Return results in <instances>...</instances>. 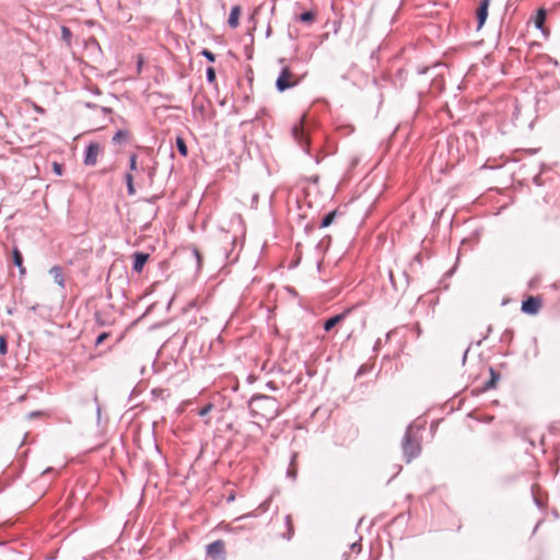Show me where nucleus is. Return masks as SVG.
Here are the masks:
<instances>
[{"mask_svg": "<svg viewBox=\"0 0 560 560\" xmlns=\"http://www.w3.org/2000/svg\"><path fill=\"white\" fill-rule=\"evenodd\" d=\"M126 182H127L128 194L129 195H133L135 194V187H133V183H132V176L130 174L126 175Z\"/></svg>", "mask_w": 560, "mask_h": 560, "instance_id": "obj_20", "label": "nucleus"}, {"mask_svg": "<svg viewBox=\"0 0 560 560\" xmlns=\"http://www.w3.org/2000/svg\"><path fill=\"white\" fill-rule=\"evenodd\" d=\"M490 374L491 378L485 385L487 389L493 388L499 380V374L492 368H490Z\"/></svg>", "mask_w": 560, "mask_h": 560, "instance_id": "obj_18", "label": "nucleus"}, {"mask_svg": "<svg viewBox=\"0 0 560 560\" xmlns=\"http://www.w3.org/2000/svg\"><path fill=\"white\" fill-rule=\"evenodd\" d=\"M290 78V69L288 67H283L276 81V88L279 92H283L295 85V82H291Z\"/></svg>", "mask_w": 560, "mask_h": 560, "instance_id": "obj_4", "label": "nucleus"}, {"mask_svg": "<svg viewBox=\"0 0 560 560\" xmlns=\"http://www.w3.org/2000/svg\"><path fill=\"white\" fill-rule=\"evenodd\" d=\"M52 168H54V172L56 173V175L58 176H61L62 175V167L60 164H58L57 162H55L52 164Z\"/></svg>", "mask_w": 560, "mask_h": 560, "instance_id": "obj_24", "label": "nucleus"}, {"mask_svg": "<svg viewBox=\"0 0 560 560\" xmlns=\"http://www.w3.org/2000/svg\"><path fill=\"white\" fill-rule=\"evenodd\" d=\"M207 553L209 557L218 560L224 558V544L221 540H217L207 547Z\"/></svg>", "mask_w": 560, "mask_h": 560, "instance_id": "obj_7", "label": "nucleus"}, {"mask_svg": "<svg viewBox=\"0 0 560 560\" xmlns=\"http://www.w3.org/2000/svg\"><path fill=\"white\" fill-rule=\"evenodd\" d=\"M541 308V299L539 296H528L522 302L521 310L530 315H535Z\"/></svg>", "mask_w": 560, "mask_h": 560, "instance_id": "obj_5", "label": "nucleus"}, {"mask_svg": "<svg viewBox=\"0 0 560 560\" xmlns=\"http://www.w3.org/2000/svg\"><path fill=\"white\" fill-rule=\"evenodd\" d=\"M60 32L62 40L66 43L67 46H70L72 37L70 30L67 26H61Z\"/></svg>", "mask_w": 560, "mask_h": 560, "instance_id": "obj_15", "label": "nucleus"}, {"mask_svg": "<svg viewBox=\"0 0 560 560\" xmlns=\"http://www.w3.org/2000/svg\"><path fill=\"white\" fill-rule=\"evenodd\" d=\"M489 4H490V0H480V3H479V8L476 12L477 14V22H478V25H477V28L480 30L486 20H487V16H488V8H489Z\"/></svg>", "mask_w": 560, "mask_h": 560, "instance_id": "obj_8", "label": "nucleus"}, {"mask_svg": "<svg viewBox=\"0 0 560 560\" xmlns=\"http://www.w3.org/2000/svg\"><path fill=\"white\" fill-rule=\"evenodd\" d=\"M129 163H130V168L131 170H136V165H137V158H136V155H131L130 156Z\"/></svg>", "mask_w": 560, "mask_h": 560, "instance_id": "obj_26", "label": "nucleus"}, {"mask_svg": "<svg viewBox=\"0 0 560 560\" xmlns=\"http://www.w3.org/2000/svg\"><path fill=\"white\" fill-rule=\"evenodd\" d=\"M202 56H203L207 60H209L210 62H213V61H214V55H213L211 51H209V50H203V51H202Z\"/></svg>", "mask_w": 560, "mask_h": 560, "instance_id": "obj_23", "label": "nucleus"}, {"mask_svg": "<svg viewBox=\"0 0 560 560\" xmlns=\"http://www.w3.org/2000/svg\"><path fill=\"white\" fill-rule=\"evenodd\" d=\"M100 153V145L97 143L91 142L85 150L84 164L85 165H95L97 161V156Z\"/></svg>", "mask_w": 560, "mask_h": 560, "instance_id": "obj_6", "label": "nucleus"}, {"mask_svg": "<svg viewBox=\"0 0 560 560\" xmlns=\"http://www.w3.org/2000/svg\"><path fill=\"white\" fill-rule=\"evenodd\" d=\"M93 115L88 117L89 125L93 129H101L106 121L112 120L110 113L105 107L93 106Z\"/></svg>", "mask_w": 560, "mask_h": 560, "instance_id": "obj_3", "label": "nucleus"}, {"mask_svg": "<svg viewBox=\"0 0 560 560\" xmlns=\"http://www.w3.org/2000/svg\"><path fill=\"white\" fill-rule=\"evenodd\" d=\"M127 138H128L127 130H118L113 137V142L120 144L121 142L126 141Z\"/></svg>", "mask_w": 560, "mask_h": 560, "instance_id": "obj_16", "label": "nucleus"}, {"mask_svg": "<svg viewBox=\"0 0 560 560\" xmlns=\"http://www.w3.org/2000/svg\"><path fill=\"white\" fill-rule=\"evenodd\" d=\"M106 337H107V334H105V332L101 334L96 339V345H100Z\"/></svg>", "mask_w": 560, "mask_h": 560, "instance_id": "obj_27", "label": "nucleus"}, {"mask_svg": "<svg viewBox=\"0 0 560 560\" xmlns=\"http://www.w3.org/2000/svg\"><path fill=\"white\" fill-rule=\"evenodd\" d=\"M206 74H207V80L209 82H213L214 81L215 72H214L213 68H208Z\"/></svg>", "mask_w": 560, "mask_h": 560, "instance_id": "obj_22", "label": "nucleus"}, {"mask_svg": "<svg viewBox=\"0 0 560 560\" xmlns=\"http://www.w3.org/2000/svg\"><path fill=\"white\" fill-rule=\"evenodd\" d=\"M240 15L241 8L238 5L233 7L229 15V25L232 28H236L238 26Z\"/></svg>", "mask_w": 560, "mask_h": 560, "instance_id": "obj_10", "label": "nucleus"}, {"mask_svg": "<svg viewBox=\"0 0 560 560\" xmlns=\"http://www.w3.org/2000/svg\"><path fill=\"white\" fill-rule=\"evenodd\" d=\"M545 21H546V11L544 9H539L537 11V14H536L535 19H534L535 26L538 30L542 31Z\"/></svg>", "mask_w": 560, "mask_h": 560, "instance_id": "obj_14", "label": "nucleus"}, {"mask_svg": "<svg viewBox=\"0 0 560 560\" xmlns=\"http://www.w3.org/2000/svg\"><path fill=\"white\" fill-rule=\"evenodd\" d=\"M467 353H468V349L465 350L464 360L466 359Z\"/></svg>", "mask_w": 560, "mask_h": 560, "instance_id": "obj_30", "label": "nucleus"}, {"mask_svg": "<svg viewBox=\"0 0 560 560\" xmlns=\"http://www.w3.org/2000/svg\"><path fill=\"white\" fill-rule=\"evenodd\" d=\"M176 145H177V149H178L179 153L183 156H186L187 155V147H186L185 141H184L183 138L178 137L176 139Z\"/></svg>", "mask_w": 560, "mask_h": 560, "instance_id": "obj_19", "label": "nucleus"}, {"mask_svg": "<svg viewBox=\"0 0 560 560\" xmlns=\"http://www.w3.org/2000/svg\"><path fill=\"white\" fill-rule=\"evenodd\" d=\"M346 314H347V311L327 319L324 324V329L326 331L330 330L335 325H337L339 322H341L345 318Z\"/></svg>", "mask_w": 560, "mask_h": 560, "instance_id": "obj_12", "label": "nucleus"}, {"mask_svg": "<svg viewBox=\"0 0 560 560\" xmlns=\"http://www.w3.org/2000/svg\"><path fill=\"white\" fill-rule=\"evenodd\" d=\"M301 20L304 21V22H310V21L313 20V14L311 12H304L301 15Z\"/></svg>", "mask_w": 560, "mask_h": 560, "instance_id": "obj_25", "label": "nucleus"}, {"mask_svg": "<svg viewBox=\"0 0 560 560\" xmlns=\"http://www.w3.org/2000/svg\"><path fill=\"white\" fill-rule=\"evenodd\" d=\"M12 256H13L14 265L18 267L20 275L21 276L25 275L26 270L22 265V257H21L20 252L16 248H14L12 250Z\"/></svg>", "mask_w": 560, "mask_h": 560, "instance_id": "obj_13", "label": "nucleus"}, {"mask_svg": "<svg viewBox=\"0 0 560 560\" xmlns=\"http://www.w3.org/2000/svg\"><path fill=\"white\" fill-rule=\"evenodd\" d=\"M49 273L52 276L54 281L59 287L62 288L65 285V279H63L62 270H61V268L59 266L51 267L50 270H49Z\"/></svg>", "mask_w": 560, "mask_h": 560, "instance_id": "obj_11", "label": "nucleus"}, {"mask_svg": "<svg viewBox=\"0 0 560 560\" xmlns=\"http://www.w3.org/2000/svg\"><path fill=\"white\" fill-rule=\"evenodd\" d=\"M207 411H208V409H205V410H202V411L200 412V415H201V416H203V415H206V413H207Z\"/></svg>", "mask_w": 560, "mask_h": 560, "instance_id": "obj_29", "label": "nucleus"}, {"mask_svg": "<svg viewBox=\"0 0 560 560\" xmlns=\"http://www.w3.org/2000/svg\"><path fill=\"white\" fill-rule=\"evenodd\" d=\"M252 413L260 420H271L278 415V404L271 397H257L250 401Z\"/></svg>", "mask_w": 560, "mask_h": 560, "instance_id": "obj_2", "label": "nucleus"}, {"mask_svg": "<svg viewBox=\"0 0 560 560\" xmlns=\"http://www.w3.org/2000/svg\"><path fill=\"white\" fill-rule=\"evenodd\" d=\"M424 430V425L411 423L406 429L401 446L405 457L407 462L412 460L418 457L421 453V442H422V431Z\"/></svg>", "mask_w": 560, "mask_h": 560, "instance_id": "obj_1", "label": "nucleus"}, {"mask_svg": "<svg viewBox=\"0 0 560 560\" xmlns=\"http://www.w3.org/2000/svg\"><path fill=\"white\" fill-rule=\"evenodd\" d=\"M337 217V211H330L322 221V224L320 226L322 228H327L336 219Z\"/></svg>", "mask_w": 560, "mask_h": 560, "instance_id": "obj_17", "label": "nucleus"}, {"mask_svg": "<svg viewBox=\"0 0 560 560\" xmlns=\"http://www.w3.org/2000/svg\"><path fill=\"white\" fill-rule=\"evenodd\" d=\"M550 430L553 431V432H557V431H560V428H558L557 425H552L550 428Z\"/></svg>", "mask_w": 560, "mask_h": 560, "instance_id": "obj_28", "label": "nucleus"}, {"mask_svg": "<svg viewBox=\"0 0 560 560\" xmlns=\"http://www.w3.org/2000/svg\"><path fill=\"white\" fill-rule=\"evenodd\" d=\"M0 354L1 355L7 354V341L3 336H0Z\"/></svg>", "mask_w": 560, "mask_h": 560, "instance_id": "obj_21", "label": "nucleus"}, {"mask_svg": "<svg viewBox=\"0 0 560 560\" xmlns=\"http://www.w3.org/2000/svg\"><path fill=\"white\" fill-rule=\"evenodd\" d=\"M149 255L145 253H136L133 259V270L140 272L143 266L147 264Z\"/></svg>", "mask_w": 560, "mask_h": 560, "instance_id": "obj_9", "label": "nucleus"}]
</instances>
